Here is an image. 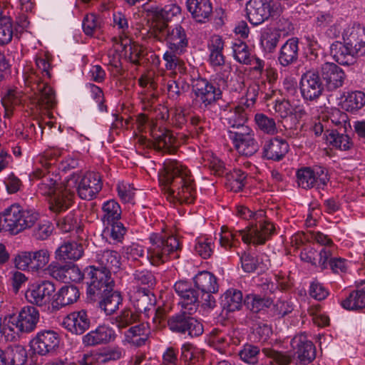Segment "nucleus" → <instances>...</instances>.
Listing matches in <instances>:
<instances>
[{
	"instance_id": "f257e3e1",
	"label": "nucleus",
	"mask_w": 365,
	"mask_h": 365,
	"mask_svg": "<svg viewBox=\"0 0 365 365\" xmlns=\"http://www.w3.org/2000/svg\"><path fill=\"white\" fill-rule=\"evenodd\" d=\"M167 198L173 203H192L196 195L195 185L190 170L180 162L167 160L159 173Z\"/></svg>"
},
{
	"instance_id": "f03ea898",
	"label": "nucleus",
	"mask_w": 365,
	"mask_h": 365,
	"mask_svg": "<svg viewBox=\"0 0 365 365\" xmlns=\"http://www.w3.org/2000/svg\"><path fill=\"white\" fill-rule=\"evenodd\" d=\"M149 240L150 246L148 249L147 259L152 264L158 265L179 257L181 245L176 237L152 233Z\"/></svg>"
},
{
	"instance_id": "7ed1b4c3",
	"label": "nucleus",
	"mask_w": 365,
	"mask_h": 365,
	"mask_svg": "<svg viewBox=\"0 0 365 365\" xmlns=\"http://www.w3.org/2000/svg\"><path fill=\"white\" fill-rule=\"evenodd\" d=\"M150 35L159 41H165L168 48L176 52H185L188 46L186 32L180 24L168 26L163 21L157 22L150 30Z\"/></svg>"
},
{
	"instance_id": "20e7f679",
	"label": "nucleus",
	"mask_w": 365,
	"mask_h": 365,
	"mask_svg": "<svg viewBox=\"0 0 365 365\" xmlns=\"http://www.w3.org/2000/svg\"><path fill=\"white\" fill-rule=\"evenodd\" d=\"M51 155L50 152H47L43 156L40 157L39 163L41 167H36L30 175L31 179H41L38 185L37 192L48 199L58 188L61 187L66 183L61 181L58 174L50 172L48 168H51L54 163L53 159L48 158Z\"/></svg>"
},
{
	"instance_id": "39448f33",
	"label": "nucleus",
	"mask_w": 365,
	"mask_h": 365,
	"mask_svg": "<svg viewBox=\"0 0 365 365\" xmlns=\"http://www.w3.org/2000/svg\"><path fill=\"white\" fill-rule=\"evenodd\" d=\"M7 230L16 235L32 227L38 220V214L32 210H24L18 204H13L1 213Z\"/></svg>"
},
{
	"instance_id": "423d86ee",
	"label": "nucleus",
	"mask_w": 365,
	"mask_h": 365,
	"mask_svg": "<svg viewBox=\"0 0 365 365\" xmlns=\"http://www.w3.org/2000/svg\"><path fill=\"white\" fill-rule=\"evenodd\" d=\"M242 240L245 244L263 245L275 234V227L269 221L258 220L244 230H240Z\"/></svg>"
},
{
	"instance_id": "0eeeda50",
	"label": "nucleus",
	"mask_w": 365,
	"mask_h": 365,
	"mask_svg": "<svg viewBox=\"0 0 365 365\" xmlns=\"http://www.w3.org/2000/svg\"><path fill=\"white\" fill-rule=\"evenodd\" d=\"M194 101L199 103L200 108L206 109L212 106L221 98L222 92L220 88L205 78H197L192 83V88Z\"/></svg>"
},
{
	"instance_id": "6e6552de",
	"label": "nucleus",
	"mask_w": 365,
	"mask_h": 365,
	"mask_svg": "<svg viewBox=\"0 0 365 365\" xmlns=\"http://www.w3.org/2000/svg\"><path fill=\"white\" fill-rule=\"evenodd\" d=\"M89 278L88 282L87 293L90 296L103 295L106 292L113 291L114 282L111 278L109 271L94 266H90L86 269Z\"/></svg>"
},
{
	"instance_id": "1a4fd4ad",
	"label": "nucleus",
	"mask_w": 365,
	"mask_h": 365,
	"mask_svg": "<svg viewBox=\"0 0 365 365\" xmlns=\"http://www.w3.org/2000/svg\"><path fill=\"white\" fill-rule=\"evenodd\" d=\"M228 135L234 148L241 155H252L259 150L255 131L250 127H242L237 131L230 130Z\"/></svg>"
},
{
	"instance_id": "9d476101",
	"label": "nucleus",
	"mask_w": 365,
	"mask_h": 365,
	"mask_svg": "<svg viewBox=\"0 0 365 365\" xmlns=\"http://www.w3.org/2000/svg\"><path fill=\"white\" fill-rule=\"evenodd\" d=\"M75 183L74 178H69L65 185L47 199L49 209L51 211L54 212H64L71 206L74 197L73 187Z\"/></svg>"
},
{
	"instance_id": "9b49d317",
	"label": "nucleus",
	"mask_w": 365,
	"mask_h": 365,
	"mask_svg": "<svg viewBox=\"0 0 365 365\" xmlns=\"http://www.w3.org/2000/svg\"><path fill=\"white\" fill-rule=\"evenodd\" d=\"M297 176L299 185L305 189L323 188L329 181L327 170L319 166L299 169Z\"/></svg>"
},
{
	"instance_id": "f8f14e48",
	"label": "nucleus",
	"mask_w": 365,
	"mask_h": 365,
	"mask_svg": "<svg viewBox=\"0 0 365 365\" xmlns=\"http://www.w3.org/2000/svg\"><path fill=\"white\" fill-rule=\"evenodd\" d=\"M55 285L48 281L29 284L25 292L26 299L31 304L43 306L51 301Z\"/></svg>"
},
{
	"instance_id": "ddd939ff",
	"label": "nucleus",
	"mask_w": 365,
	"mask_h": 365,
	"mask_svg": "<svg viewBox=\"0 0 365 365\" xmlns=\"http://www.w3.org/2000/svg\"><path fill=\"white\" fill-rule=\"evenodd\" d=\"M60 336L53 330L38 331L30 341L32 351L39 355H46L55 351L59 346Z\"/></svg>"
},
{
	"instance_id": "4468645a",
	"label": "nucleus",
	"mask_w": 365,
	"mask_h": 365,
	"mask_svg": "<svg viewBox=\"0 0 365 365\" xmlns=\"http://www.w3.org/2000/svg\"><path fill=\"white\" fill-rule=\"evenodd\" d=\"M168 326L173 331L182 334L187 332L192 337L201 335L204 330L203 326L200 321L185 314L173 317L168 322Z\"/></svg>"
},
{
	"instance_id": "2eb2a0df",
	"label": "nucleus",
	"mask_w": 365,
	"mask_h": 365,
	"mask_svg": "<svg viewBox=\"0 0 365 365\" xmlns=\"http://www.w3.org/2000/svg\"><path fill=\"white\" fill-rule=\"evenodd\" d=\"M344 43L350 46L357 56L365 55V28L359 24L349 25L342 33Z\"/></svg>"
},
{
	"instance_id": "dca6fc26",
	"label": "nucleus",
	"mask_w": 365,
	"mask_h": 365,
	"mask_svg": "<svg viewBox=\"0 0 365 365\" xmlns=\"http://www.w3.org/2000/svg\"><path fill=\"white\" fill-rule=\"evenodd\" d=\"M113 48L116 54L113 56V63L117 66L120 57L128 58L133 63H138L140 49L138 45L131 42L127 36L113 38Z\"/></svg>"
},
{
	"instance_id": "f3484780",
	"label": "nucleus",
	"mask_w": 365,
	"mask_h": 365,
	"mask_svg": "<svg viewBox=\"0 0 365 365\" xmlns=\"http://www.w3.org/2000/svg\"><path fill=\"white\" fill-rule=\"evenodd\" d=\"M174 289L178 295L181 298L180 304L184 312L192 313L197 309L199 302L198 292L192 288L191 284L183 280H180L174 284Z\"/></svg>"
},
{
	"instance_id": "a211bd4d",
	"label": "nucleus",
	"mask_w": 365,
	"mask_h": 365,
	"mask_svg": "<svg viewBox=\"0 0 365 365\" xmlns=\"http://www.w3.org/2000/svg\"><path fill=\"white\" fill-rule=\"evenodd\" d=\"M300 90L303 98L312 101L319 98L323 91V86L319 74L314 71H308L300 80Z\"/></svg>"
},
{
	"instance_id": "6ab92c4d",
	"label": "nucleus",
	"mask_w": 365,
	"mask_h": 365,
	"mask_svg": "<svg viewBox=\"0 0 365 365\" xmlns=\"http://www.w3.org/2000/svg\"><path fill=\"white\" fill-rule=\"evenodd\" d=\"M102 189L101 176L97 173H86L78 183L77 191L79 197L84 200L93 199Z\"/></svg>"
},
{
	"instance_id": "aec40b11",
	"label": "nucleus",
	"mask_w": 365,
	"mask_h": 365,
	"mask_svg": "<svg viewBox=\"0 0 365 365\" xmlns=\"http://www.w3.org/2000/svg\"><path fill=\"white\" fill-rule=\"evenodd\" d=\"M246 11L249 21L255 26L263 23L272 14L270 3L267 0H250Z\"/></svg>"
},
{
	"instance_id": "412c9836",
	"label": "nucleus",
	"mask_w": 365,
	"mask_h": 365,
	"mask_svg": "<svg viewBox=\"0 0 365 365\" xmlns=\"http://www.w3.org/2000/svg\"><path fill=\"white\" fill-rule=\"evenodd\" d=\"M39 321V312L32 306L24 307L16 318L11 322L21 332H31L35 329Z\"/></svg>"
},
{
	"instance_id": "4be33fe9",
	"label": "nucleus",
	"mask_w": 365,
	"mask_h": 365,
	"mask_svg": "<svg viewBox=\"0 0 365 365\" xmlns=\"http://www.w3.org/2000/svg\"><path fill=\"white\" fill-rule=\"evenodd\" d=\"M321 76L329 91L343 86L346 75L342 68L334 63H325L321 67Z\"/></svg>"
},
{
	"instance_id": "5701e85b",
	"label": "nucleus",
	"mask_w": 365,
	"mask_h": 365,
	"mask_svg": "<svg viewBox=\"0 0 365 365\" xmlns=\"http://www.w3.org/2000/svg\"><path fill=\"white\" fill-rule=\"evenodd\" d=\"M31 89L34 91V104L37 110H47L56 104V98L53 89L44 82L34 83Z\"/></svg>"
},
{
	"instance_id": "b1692460",
	"label": "nucleus",
	"mask_w": 365,
	"mask_h": 365,
	"mask_svg": "<svg viewBox=\"0 0 365 365\" xmlns=\"http://www.w3.org/2000/svg\"><path fill=\"white\" fill-rule=\"evenodd\" d=\"M115 330L108 325H99L83 336V344L86 346L108 344L116 339Z\"/></svg>"
},
{
	"instance_id": "393cba45",
	"label": "nucleus",
	"mask_w": 365,
	"mask_h": 365,
	"mask_svg": "<svg viewBox=\"0 0 365 365\" xmlns=\"http://www.w3.org/2000/svg\"><path fill=\"white\" fill-rule=\"evenodd\" d=\"M62 324L69 332L80 335L89 328L90 319L85 310L75 311L63 318Z\"/></svg>"
},
{
	"instance_id": "a878e982",
	"label": "nucleus",
	"mask_w": 365,
	"mask_h": 365,
	"mask_svg": "<svg viewBox=\"0 0 365 365\" xmlns=\"http://www.w3.org/2000/svg\"><path fill=\"white\" fill-rule=\"evenodd\" d=\"M222 109L225 112V120L230 127L239 130L242 129V127H248L245 125L247 118L243 106L228 103Z\"/></svg>"
},
{
	"instance_id": "bb28decb",
	"label": "nucleus",
	"mask_w": 365,
	"mask_h": 365,
	"mask_svg": "<svg viewBox=\"0 0 365 365\" xmlns=\"http://www.w3.org/2000/svg\"><path fill=\"white\" fill-rule=\"evenodd\" d=\"M291 345L294 350L296 349L295 353L302 362L309 363L314 359L315 347L312 342L307 339L305 334L295 336L291 341Z\"/></svg>"
},
{
	"instance_id": "cd10ccee",
	"label": "nucleus",
	"mask_w": 365,
	"mask_h": 365,
	"mask_svg": "<svg viewBox=\"0 0 365 365\" xmlns=\"http://www.w3.org/2000/svg\"><path fill=\"white\" fill-rule=\"evenodd\" d=\"M150 133L155 149L168 153H173L176 150L177 139L171 131L168 130H156L153 128V125H150Z\"/></svg>"
},
{
	"instance_id": "c85d7f7f",
	"label": "nucleus",
	"mask_w": 365,
	"mask_h": 365,
	"mask_svg": "<svg viewBox=\"0 0 365 365\" xmlns=\"http://www.w3.org/2000/svg\"><path fill=\"white\" fill-rule=\"evenodd\" d=\"M150 330L147 324L133 326L124 332L122 344L124 346H141L148 339Z\"/></svg>"
},
{
	"instance_id": "c756f323",
	"label": "nucleus",
	"mask_w": 365,
	"mask_h": 365,
	"mask_svg": "<svg viewBox=\"0 0 365 365\" xmlns=\"http://www.w3.org/2000/svg\"><path fill=\"white\" fill-rule=\"evenodd\" d=\"M186 5L188 11L198 22H205L212 11L210 0H187Z\"/></svg>"
},
{
	"instance_id": "7c9ffc66",
	"label": "nucleus",
	"mask_w": 365,
	"mask_h": 365,
	"mask_svg": "<svg viewBox=\"0 0 365 365\" xmlns=\"http://www.w3.org/2000/svg\"><path fill=\"white\" fill-rule=\"evenodd\" d=\"M299 41L297 38L288 39L282 46L279 56V63L283 66H287L298 58Z\"/></svg>"
},
{
	"instance_id": "2f4dec72",
	"label": "nucleus",
	"mask_w": 365,
	"mask_h": 365,
	"mask_svg": "<svg viewBox=\"0 0 365 365\" xmlns=\"http://www.w3.org/2000/svg\"><path fill=\"white\" fill-rule=\"evenodd\" d=\"M98 263L103 267L101 269L113 272H117L121 266V257L114 250H103L97 255Z\"/></svg>"
},
{
	"instance_id": "473e14b6",
	"label": "nucleus",
	"mask_w": 365,
	"mask_h": 365,
	"mask_svg": "<svg viewBox=\"0 0 365 365\" xmlns=\"http://www.w3.org/2000/svg\"><path fill=\"white\" fill-rule=\"evenodd\" d=\"M274 110L276 114L282 119L292 117L293 115L296 118H300L304 114V110L300 106L294 103H291L289 100L286 99L276 100Z\"/></svg>"
},
{
	"instance_id": "72a5a7b5",
	"label": "nucleus",
	"mask_w": 365,
	"mask_h": 365,
	"mask_svg": "<svg viewBox=\"0 0 365 365\" xmlns=\"http://www.w3.org/2000/svg\"><path fill=\"white\" fill-rule=\"evenodd\" d=\"M196 287L202 293H215L218 291L217 278L210 272H199L194 278Z\"/></svg>"
},
{
	"instance_id": "f704fd0d",
	"label": "nucleus",
	"mask_w": 365,
	"mask_h": 365,
	"mask_svg": "<svg viewBox=\"0 0 365 365\" xmlns=\"http://www.w3.org/2000/svg\"><path fill=\"white\" fill-rule=\"evenodd\" d=\"M365 106V93L361 91H351L344 95L341 108L347 112L355 113Z\"/></svg>"
},
{
	"instance_id": "c9c22d12",
	"label": "nucleus",
	"mask_w": 365,
	"mask_h": 365,
	"mask_svg": "<svg viewBox=\"0 0 365 365\" xmlns=\"http://www.w3.org/2000/svg\"><path fill=\"white\" fill-rule=\"evenodd\" d=\"M288 149L289 145L286 141L274 138L264 145V154L268 159L279 160L288 152Z\"/></svg>"
},
{
	"instance_id": "e433bc0d",
	"label": "nucleus",
	"mask_w": 365,
	"mask_h": 365,
	"mask_svg": "<svg viewBox=\"0 0 365 365\" xmlns=\"http://www.w3.org/2000/svg\"><path fill=\"white\" fill-rule=\"evenodd\" d=\"M83 254V246L76 242H65L56 251V258L63 260H78L82 257Z\"/></svg>"
},
{
	"instance_id": "4c0bfd02",
	"label": "nucleus",
	"mask_w": 365,
	"mask_h": 365,
	"mask_svg": "<svg viewBox=\"0 0 365 365\" xmlns=\"http://www.w3.org/2000/svg\"><path fill=\"white\" fill-rule=\"evenodd\" d=\"M331 53L335 61L341 65H349L354 57H357L356 53H352L350 46L340 41L331 44Z\"/></svg>"
},
{
	"instance_id": "58836bf2",
	"label": "nucleus",
	"mask_w": 365,
	"mask_h": 365,
	"mask_svg": "<svg viewBox=\"0 0 365 365\" xmlns=\"http://www.w3.org/2000/svg\"><path fill=\"white\" fill-rule=\"evenodd\" d=\"M240 236H241L240 230H232L226 226H222L219 234L220 246L225 250L235 249L240 245Z\"/></svg>"
},
{
	"instance_id": "ea45409f",
	"label": "nucleus",
	"mask_w": 365,
	"mask_h": 365,
	"mask_svg": "<svg viewBox=\"0 0 365 365\" xmlns=\"http://www.w3.org/2000/svg\"><path fill=\"white\" fill-rule=\"evenodd\" d=\"M24 101V93L18 88L8 89L1 99L5 109V115L11 116L15 107L20 106Z\"/></svg>"
},
{
	"instance_id": "a19ab883",
	"label": "nucleus",
	"mask_w": 365,
	"mask_h": 365,
	"mask_svg": "<svg viewBox=\"0 0 365 365\" xmlns=\"http://www.w3.org/2000/svg\"><path fill=\"white\" fill-rule=\"evenodd\" d=\"M55 297L56 305L64 307L77 302L80 297V292L78 288L73 285H65L58 291Z\"/></svg>"
},
{
	"instance_id": "79ce46f5",
	"label": "nucleus",
	"mask_w": 365,
	"mask_h": 365,
	"mask_svg": "<svg viewBox=\"0 0 365 365\" xmlns=\"http://www.w3.org/2000/svg\"><path fill=\"white\" fill-rule=\"evenodd\" d=\"M221 303L223 309L227 312L239 310L242 305V294L239 290L230 289L222 296Z\"/></svg>"
},
{
	"instance_id": "37998d69",
	"label": "nucleus",
	"mask_w": 365,
	"mask_h": 365,
	"mask_svg": "<svg viewBox=\"0 0 365 365\" xmlns=\"http://www.w3.org/2000/svg\"><path fill=\"white\" fill-rule=\"evenodd\" d=\"M140 314L130 309L122 310L117 316L110 319L112 324L118 329L126 328L139 320Z\"/></svg>"
},
{
	"instance_id": "c03bdc74",
	"label": "nucleus",
	"mask_w": 365,
	"mask_h": 365,
	"mask_svg": "<svg viewBox=\"0 0 365 365\" xmlns=\"http://www.w3.org/2000/svg\"><path fill=\"white\" fill-rule=\"evenodd\" d=\"M4 352L6 365H24L26 361V351L21 346H9Z\"/></svg>"
},
{
	"instance_id": "a18cd8bd",
	"label": "nucleus",
	"mask_w": 365,
	"mask_h": 365,
	"mask_svg": "<svg viewBox=\"0 0 365 365\" xmlns=\"http://www.w3.org/2000/svg\"><path fill=\"white\" fill-rule=\"evenodd\" d=\"M327 143L342 150H347L352 146V142L347 135L339 134L335 130L324 133Z\"/></svg>"
},
{
	"instance_id": "49530a36",
	"label": "nucleus",
	"mask_w": 365,
	"mask_h": 365,
	"mask_svg": "<svg viewBox=\"0 0 365 365\" xmlns=\"http://www.w3.org/2000/svg\"><path fill=\"white\" fill-rule=\"evenodd\" d=\"M103 222L105 225H109L114 221H118L121 215V209L118 203L113 200H108L103 205Z\"/></svg>"
},
{
	"instance_id": "de8ad7c7",
	"label": "nucleus",
	"mask_w": 365,
	"mask_h": 365,
	"mask_svg": "<svg viewBox=\"0 0 365 365\" xmlns=\"http://www.w3.org/2000/svg\"><path fill=\"white\" fill-rule=\"evenodd\" d=\"M103 297V300L101 302V307L103 309L106 314H112L119 307V305L122 303V297L118 292H110L99 295Z\"/></svg>"
},
{
	"instance_id": "09e8293b",
	"label": "nucleus",
	"mask_w": 365,
	"mask_h": 365,
	"mask_svg": "<svg viewBox=\"0 0 365 365\" xmlns=\"http://www.w3.org/2000/svg\"><path fill=\"white\" fill-rule=\"evenodd\" d=\"M232 56L237 62L243 64L250 63V58L252 56L246 43L240 40H235L232 42Z\"/></svg>"
},
{
	"instance_id": "8fccbe9b",
	"label": "nucleus",
	"mask_w": 365,
	"mask_h": 365,
	"mask_svg": "<svg viewBox=\"0 0 365 365\" xmlns=\"http://www.w3.org/2000/svg\"><path fill=\"white\" fill-rule=\"evenodd\" d=\"M341 305L347 310H359L365 307V294L354 291L342 300Z\"/></svg>"
},
{
	"instance_id": "3c124183",
	"label": "nucleus",
	"mask_w": 365,
	"mask_h": 365,
	"mask_svg": "<svg viewBox=\"0 0 365 365\" xmlns=\"http://www.w3.org/2000/svg\"><path fill=\"white\" fill-rule=\"evenodd\" d=\"M215 245L212 238L206 236H201L195 240V250L204 259L211 256Z\"/></svg>"
},
{
	"instance_id": "603ef678",
	"label": "nucleus",
	"mask_w": 365,
	"mask_h": 365,
	"mask_svg": "<svg viewBox=\"0 0 365 365\" xmlns=\"http://www.w3.org/2000/svg\"><path fill=\"white\" fill-rule=\"evenodd\" d=\"M36 66L43 78H51V58L48 51L41 50L35 57Z\"/></svg>"
},
{
	"instance_id": "864d4df0",
	"label": "nucleus",
	"mask_w": 365,
	"mask_h": 365,
	"mask_svg": "<svg viewBox=\"0 0 365 365\" xmlns=\"http://www.w3.org/2000/svg\"><path fill=\"white\" fill-rule=\"evenodd\" d=\"M14 36V25L10 17L0 18V45L10 43Z\"/></svg>"
},
{
	"instance_id": "5fc2aeb1",
	"label": "nucleus",
	"mask_w": 365,
	"mask_h": 365,
	"mask_svg": "<svg viewBox=\"0 0 365 365\" xmlns=\"http://www.w3.org/2000/svg\"><path fill=\"white\" fill-rule=\"evenodd\" d=\"M32 272L43 269L49 262L50 252L46 249L31 252Z\"/></svg>"
},
{
	"instance_id": "6e6d98bb",
	"label": "nucleus",
	"mask_w": 365,
	"mask_h": 365,
	"mask_svg": "<svg viewBox=\"0 0 365 365\" xmlns=\"http://www.w3.org/2000/svg\"><path fill=\"white\" fill-rule=\"evenodd\" d=\"M101 21L100 18L95 14H86L82 22V28L84 34L92 36L101 29Z\"/></svg>"
},
{
	"instance_id": "4d7b16f0",
	"label": "nucleus",
	"mask_w": 365,
	"mask_h": 365,
	"mask_svg": "<svg viewBox=\"0 0 365 365\" xmlns=\"http://www.w3.org/2000/svg\"><path fill=\"white\" fill-rule=\"evenodd\" d=\"M255 120L258 128L264 133L274 135L277 133V126L273 118H269L263 113H257Z\"/></svg>"
},
{
	"instance_id": "13d9d810",
	"label": "nucleus",
	"mask_w": 365,
	"mask_h": 365,
	"mask_svg": "<svg viewBox=\"0 0 365 365\" xmlns=\"http://www.w3.org/2000/svg\"><path fill=\"white\" fill-rule=\"evenodd\" d=\"M122 254L125 258L130 262H138L145 255L144 248L137 243H132L123 247Z\"/></svg>"
},
{
	"instance_id": "bf43d9fd",
	"label": "nucleus",
	"mask_w": 365,
	"mask_h": 365,
	"mask_svg": "<svg viewBox=\"0 0 365 365\" xmlns=\"http://www.w3.org/2000/svg\"><path fill=\"white\" fill-rule=\"evenodd\" d=\"M240 359L245 363L255 365L258 362L259 349L257 346L246 344L239 353Z\"/></svg>"
},
{
	"instance_id": "052dcab7",
	"label": "nucleus",
	"mask_w": 365,
	"mask_h": 365,
	"mask_svg": "<svg viewBox=\"0 0 365 365\" xmlns=\"http://www.w3.org/2000/svg\"><path fill=\"white\" fill-rule=\"evenodd\" d=\"M323 119L327 118L336 126L345 127L348 123L347 115L336 108H331L326 111V114L322 116Z\"/></svg>"
},
{
	"instance_id": "680f3d73",
	"label": "nucleus",
	"mask_w": 365,
	"mask_h": 365,
	"mask_svg": "<svg viewBox=\"0 0 365 365\" xmlns=\"http://www.w3.org/2000/svg\"><path fill=\"white\" fill-rule=\"evenodd\" d=\"M202 349L190 343H185L181 347V358L185 362H192L202 356Z\"/></svg>"
},
{
	"instance_id": "e2e57ef3",
	"label": "nucleus",
	"mask_w": 365,
	"mask_h": 365,
	"mask_svg": "<svg viewBox=\"0 0 365 365\" xmlns=\"http://www.w3.org/2000/svg\"><path fill=\"white\" fill-rule=\"evenodd\" d=\"M279 41V34L277 31H267L261 37V45L263 49L269 53L272 52Z\"/></svg>"
},
{
	"instance_id": "0e129e2a",
	"label": "nucleus",
	"mask_w": 365,
	"mask_h": 365,
	"mask_svg": "<svg viewBox=\"0 0 365 365\" xmlns=\"http://www.w3.org/2000/svg\"><path fill=\"white\" fill-rule=\"evenodd\" d=\"M235 212L238 217L247 220L252 219L257 221L258 220L264 219L266 217V213L262 210L253 212L247 207L241 205L236 207Z\"/></svg>"
},
{
	"instance_id": "69168bd1",
	"label": "nucleus",
	"mask_w": 365,
	"mask_h": 365,
	"mask_svg": "<svg viewBox=\"0 0 365 365\" xmlns=\"http://www.w3.org/2000/svg\"><path fill=\"white\" fill-rule=\"evenodd\" d=\"M105 230V234L109 235L115 242H120L125 233V229L123 224L118 221L111 222Z\"/></svg>"
},
{
	"instance_id": "338daca9",
	"label": "nucleus",
	"mask_w": 365,
	"mask_h": 365,
	"mask_svg": "<svg viewBox=\"0 0 365 365\" xmlns=\"http://www.w3.org/2000/svg\"><path fill=\"white\" fill-rule=\"evenodd\" d=\"M14 264L17 269L32 272L31 252H21L14 258Z\"/></svg>"
},
{
	"instance_id": "774afa93",
	"label": "nucleus",
	"mask_w": 365,
	"mask_h": 365,
	"mask_svg": "<svg viewBox=\"0 0 365 365\" xmlns=\"http://www.w3.org/2000/svg\"><path fill=\"white\" fill-rule=\"evenodd\" d=\"M240 259L241 267L245 272H254L258 266V259L252 255L242 252L241 255L237 252Z\"/></svg>"
}]
</instances>
